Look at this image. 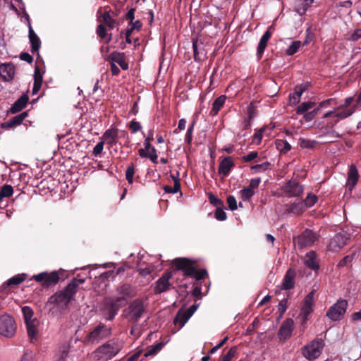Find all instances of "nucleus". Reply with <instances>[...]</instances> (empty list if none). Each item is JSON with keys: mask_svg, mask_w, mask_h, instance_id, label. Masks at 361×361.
Masks as SVG:
<instances>
[{"mask_svg": "<svg viewBox=\"0 0 361 361\" xmlns=\"http://www.w3.org/2000/svg\"><path fill=\"white\" fill-rule=\"evenodd\" d=\"M37 323H38L37 320L25 322L27 336L32 343L37 341L38 329Z\"/></svg>", "mask_w": 361, "mask_h": 361, "instance_id": "nucleus-31", "label": "nucleus"}, {"mask_svg": "<svg viewBox=\"0 0 361 361\" xmlns=\"http://www.w3.org/2000/svg\"><path fill=\"white\" fill-rule=\"evenodd\" d=\"M102 20L100 21L104 23L110 29H113L116 24V20L111 16L109 11L104 12L101 16Z\"/></svg>", "mask_w": 361, "mask_h": 361, "instance_id": "nucleus-40", "label": "nucleus"}, {"mask_svg": "<svg viewBox=\"0 0 361 361\" xmlns=\"http://www.w3.org/2000/svg\"><path fill=\"white\" fill-rule=\"evenodd\" d=\"M288 300L284 298L280 301L278 306V312L279 313V317H282L286 310L288 309Z\"/></svg>", "mask_w": 361, "mask_h": 361, "instance_id": "nucleus-55", "label": "nucleus"}, {"mask_svg": "<svg viewBox=\"0 0 361 361\" xmlns=\"http://www.w3.org/2000/svg\"><path fill=\"white\" fill-rule=\"evenodd\" d=\"M309 86L310 84L308 82L296 85L294 88V92L290 94L289 100L290 104L295 105L298 104L300 101L301 95L308 89Z\"/></svg>", "mask_w": 361, "mask_h": 361, "instance_id": "nucleus-26", "label": "nucleus"}, {"mask_svg": "<svg viewBox=\"0 0 361 361\" xmlns=\"http://www.w3.org/2000/svg\"><path fill=\"white\" fill-rule=\"evenodd\" d=\"M59 145H61V148H66L68 151H74L75 150L79 144L75 140V137H70L67 138L66 140H63L66 137H57Z\"/></svg>", "mask_w": 361, "mask_h": 361, "instance_id": "nucleus-29", "label": "nucleus"}, {"mask_svg": "<svg viewBox=\"0 0 361 361\" xmlns=\"http://www.w3.org/2000/svg\"><path fill=\"white\" fill-rule=\"evenodd\" d=\"M257 115L255 102H252L247 106V118L252 120Z\"/></svg>", "mask_w": 361, "mask_h": 361, "instance_id": "nucleus-57", "label": "nucleus"}, {"mask_svg": "<svg viewBox=\"0 0 361 361\" xmlns=\"http://www.w3.org/2000/svg\"><path fill=\"white\" fill-rule=\"evenodd\" d=\"M111 335V329L104 324H99L85 338L86 343L98 344L101 341Z\"/></svg>", "mask_w": 361, "mask_h": 361, "instance_id": "nucleus-8", "label": "nucleus"}, {"mask_svg": "<svg viewBox=\"0 0 361 361\" xmlns=\"http://www.w3.org/2000/svg\"><path fill=\"white\" fill-rule=\"evenodd\" d=\"M190 318V316L186 312V311L178 310L176 317L174 318L173 323L175 324H179L180 327H183L188 320Z\"/></svg>", "mask_w": 361, "mask_h": 361, "instance_id": "nucleus-39", "label": "nucleus"}, {"mask_svg": "<svg viewBox=\"0 0 361 361\" xmlns=\"http://www.w3.org/2000/svg\"><path fill=\"white\" fill-rule=\"evenodd\" d=\"M209 201L210 204H212L213 206L216 207V208L219 207H224V202L216 197L214 194L209 193Z\"/></svg>", "mask_w": 361, "mask_h": 361, "instance_id": "nucleus-54", "label": "nucleus"}, {"mask_svg": "<svg viewBox=\"0 0 361 361\" xmlns=\"http://www.w3.org/2000/svg\"><path fill=\"white\" fill-rule=\"evenodd\" d=\"M122 345L116 340H110L98 347L94 352L97 360H108L116 356L121 350Z\"/></svg>", "mask_w": 361, "mask_h": 361, "instance_id": "nucleus-3", "label": "nucleus"}, {"mask_svg": "<svg viewBox=\"0 0 361 361\" xmlns=\"http://www.w3.org/2000/svg\"><path fill=\"white\" fill-rule=\"evenodd\" d=\"M355 253H353L351 255H346L345 257H344L338 263L337 267L338 269H341V268H343V267H346L348 264H350L353 262V260L355 257Z\"/></svg>", "mask_w": 361, "mask_h": 361, "instance_id": "nucleus-49", "label": "nucleus"}, {"mask_svg": "<svg viewBox=\"0 0 361 361\" xmlns=\"http://www.w3.org/2000/svg\"><path fill=\"white\" fill-rule=\"evenodd\" d=\"M305 211L303 202L295 201L285 205L283 214L299 216Z\"/></svg>", "mask_w": 361, "mask_h": 361, "instance_id": "nucleus-22", "label": "nucleus"}, {"mask_svg": "<svg viewBox=\"0 0 361 361\" xmlns=\"http://www.w3.org/2000/svg\"><path fill=\"white\" fill-rule=\"evenodd\" d=\"M318 200V197L312 193H308L306 198L301 202H303L305 209L312 207Z\"/></svg>", "mask_w": 361, "mask_h": 361, "instance_id": "nucleus-42", "label": "nucleus"}, {"mask_svg": "<svg viewBox=\"0 0 361 361\" xmlns=\"http://www.w3.org/2000/svg\"><path fill=\"white\" fill-rule=\"evenodd\" d=\"M117 293L121 295L117 298H123L122 302L126 305L128 298H132L137 295L136 288L129 283H123L116 288Z\"/></svg>", "mask_w": 361, "mask_h": 361, "instance_id": "nucleus-19", "label": "nucleus"}, {"mask_svg": "<svg viewBox=\"0 0 361 361\" xmlns=\"http://www.w3.org/2000/svg\"><path fill=\"white\" fill-rule=\"evenodd\" d=\"M97 34L101 39H105L107 37V32L103 24L98 25L97 27Z\"/></svg>", "mask_w": 361, "mask_h": 361, "instance_id": "nucleus-60", "label": "nucleus"}, {"mask_svg": "<svg viewBox=\"0 0 361 361\" xmlns=\"http://www.w3.org/2000/svg\"><path fill=\"white\" fill-rule=\"evenodd\" d=\"M197 262L186 257H177L171 261V267L174 271H181L183 276L190 277L194 274Z\"/></svg>", "mask_w": 361, "mask_h": 361, "instance_id": "nucleus-7", "label": "nucleus"}, {"mask_svg": "<svg viewBox=\"0 0 361 361\" xmlns=\"http://www.w3.org/2000/svg\"><path fill=\"white\" fill-rule=\"evenodd\" d=\"M226 100V95H221L218 97L212 104V108L209 112L211 116H215L218 114L221 109L225 104Z\"/></svg>", "mask_w": 361, "mask_h": 361, "instance_id": "nucleus-35", "label": "nucleus"}, {"mask_svg": "<svg viewBox=\"0 0 361 361\" xmlns=\"http://www.w3.org/2000/svg\"><path fill=\"white\" fill-rule=\"evenodd\" d=\"M146 306L142 299L137 298L131 302L125 310L126 317L131 322H137L146 312Z\"/></svg>", "mask_w": 361, "mask_h": 361, "instance_id": "nucleus-5", "label": "nucleus"}, {"mask_svg": "<svg viewBox=\"0 0 361 361\" xmlns=\"http://www.w3.org/2000/svg\"><path fill=\"white\" fill-rule=\"evenodd\" d=\"M271 164L268 161L264 162L260 164H256L251 166V169L255 172L265 171L269 169Z\"/></svg>", "mask_w": 361, "mask_h": 361, "instance_id": "nucleus-56", "label": "nucleus"}, {"mask_svg": "<svg viewBox=\"0 0 361 361\" xmlns=\"http://www.w3.org/2000/svg\"><path fill=\"white\" fill-rule=\"evenodd\" d=\"M197 267H195V268L194 274L190 276V277L195 278L197 281H200L208 276V273L206 269L198 270Z\"/></svg>", "mask_w": 361, "mask_h": 361, "instance_id": "nucleus-51", "label": "nucleus"}, {"mask_svg": "<svg viewBox=\"0 0 361 361\" xmlns=\"http://www.w3.org/2000/svg\"><path fill=\"white\" fill-rule=\"evenodd\" d=\"M20 361H37L34 353L32 351L25 352L21 357Z\"/></svg>", "mask_w": 361, "mask_h": 361, "instance_id": "nucleus-64", "label": "nucleus"}, {"mask_svg": "<svg viewBox=\"0 0 361 361\" xmlns=\"http://www.w3.org/2000/svg\"><path fill=\"white\" fill-rule=\"evenodd\" d=\"M261 182L260 178H252L248 186L240 190V196L243 200L249 201L255 195V190L257 189Z\"/></svg>", "mask_w": 361, "mask_h": 361, "instance_id": "nucleus-20", "label": "nucleus"}, {"mask_svg": "<svg viewBox=\"0 0 361 361\" xmlns=\"http://www.w3.org/2000/svg\"><path fill=\"white\" fill-rule=\"evenodd\" d=\"M323 346L324 343L322 339L314 340L302 348V353L307 360H313L319 357Z\"/></svg>", "mask_w": 361, "mask_h": 361, "instance_id": "nucleus-10", "label": "nucleus"}, {"mask_svg": "<svg viewBox=\"0 0 361 361\" xmlns=\"http://www.w3.org/2000/svg\"><path fill=\"white\" fill-rule=\"evenodd\" d=\"M237 352V346L231 348L226 355L221 356L219 361H231L236 355Z\"/></svg>", "mask_w": 361, "mask_h": 361, "instance_id": "nucleus-47", "label": "nucleus"}, {"mask_svg": "<svg viewBox=\"0 0 361 361\" xmlns=\"http://www.w3.org/2000/svg\"><path fill=\"white\" fill-rule=\"evenodd\" d=\"M27 116V112H25V111L23 112V113L11 118L7 122L2 123L1 127L4 128H12V127L16 126L18 125H20Z\"/></svg>", "mask_w": 361, "mask_h": 361, "instance_id": "nucleus-36", "label": "nucleus"}, {"mask_svg": "<svg viewBox=\"0 0 361 361\" xmlns=\"http://www.w3.org/2000/svg\"><path fill=\"white\" fill-rule=\"evenodd\" d=\"M304 185L296 180H288L281 188L283 193L288 197H299L304 192Z\"/></svg>", "mask_w": 361, "mask_h": 361, "instance_id": "nucleus-11", "label": "nucleus"}, {"mask_svg": "<svg viewBox=\"0 0 361 361\" xmlns=\"http://www.w3.org/2000/svg\"><path fill=\"white\" fill-rule=\"evenodd\" d=\"M359 178V174L355 165L352 164L350 166L348 175V184L350 187L353 188Z\"/></svg>", "mask_w": 361, "mask_h": 361, "instance_id": "nucleus-37", "label": "nucleus"}, {"mask_svg": "<svg viewBox=\"0 0 361 361\" xmlns=\"http://www.w3.org/2000/svg\"><path fill=\"white\" fill-rule=\"evenodd\" d=\"M172 271H166L164 274L157 281L154 290L155 293H161L167 291L170 286L171 283L169 280L172 278Z\"/></svg>", "mask_w": 361, "mask_h": 361, "instance_id": "nucleus-18", "label": "nucleus"}, {"mask_svg": "<svg viewBox=\"0 0 361 361\" xmlns=\"http://www.w3.org/2000/svg\"><path fill=\"white\" fill-rule=\"evenodd\" d=\"M22 312L24 317L25 323L37 320L36 319H32L34 312L31 307L28 306L23 307Z\"/></svg>", "mask_w": 361, "mask_h": 361, "instance_id": "nucleus-44", "label": "nucleus"}, {"mask_svg": "<svg viewBox=\"0 0 361 361\" xmlns=\"http://www.w3.org/2000/svg\"><path fill=\"white\" fill-rule=\"evenodd\" d=\"M214 216L218 221H224L227 217L226 214L223 210L222 207L216 208L214 213Z\"/></svg>", "mask_w": 361, "mask_h": 361, "instance_id": "nucleus-59", "label": "nucleus"}, {"mask_svg": "<svg viewBox=\"0 0 361 361\" xmlns=\"http://www.w3.org/2000/svg\"><path fill=\"white\" fill-rule=\"evenodd\" d=\"M164 190L166 193H177L178 191L180 190V183L176 180L173 187L165 185L164 187Z\"/></svg>", "mask_w": 361, "mask_h": 361, "instance_id": "nucleus-53", "label": "nucleus"}, {"mask_svg": "<svg viewBox=\"0 0 361 361\" xmlns=\"http://www.w3.org/2000/svg\"><path fill=\"white\" fill-rule=\"evenodd\" d=\"M301 46L300 41H293L292 44L288 47L286 53L288 56H292L295 54Z\"/></svg>", "mask_w": 361, "mask_h": 361, "instance_id": "nucleus-50", "label": "nucleus"}, {"mask_svg": "<svg viewBox=\"0 0 361 361\" xmlns=\"http://www.w3.org/2000/svg\"><path fill=\"white\" fill-rule=\"evenodd\" d=\"M29 100V97L27 94H23L19 99H18L10 109V112L16 114L20 111L24 109Z\"/></svg>", "mask_w": 361, "mask_h": 361, "instance_id": "nucleus-32", "label": "nucleus"}, {"mask_svg": "<svg viewBox=\"0 0 361 361\" xmlns=\"http://www.w3.org/2000/svg\"><path fill=\"white\" fill-rule=\"evenodd\" d=\"M135 166L133 163L128 166L126 171V178L129 184L133 183V176L135 175Z\"/></svg>", "mask_w": 361, "mask_h": 361, "instance_id": "nucleus-48", "label": "nucleus"}, {"mask_svg": "<svg viewBox=\"0 0 361 361\" xmlns=\"http://www.w3.org/2000/svg\"><path fill=\"white\" fill-rule=\"evenodd\" d=\"M293 326L294 322L292 319L288 318L283 321L277 334L280 341L284 342L291 337Z\"/></svg>", "mask_w": 361, "mask_h": 361, "instance_id": "nucleus-17", "label": "nucleus"}, {"mask_svg": "<svg viewBox=\"0 0 361 361\" xmlns=\"http://www.w3.org/2000/svg\"><path fill=\"white\" fill-rule=\"evenodd\" d=\"M193 57L195 61H202L206 59L204 48H199L197 39H192Z\"/></svg>", "mask_w": 361, "mask_h": 361, "instance_id": "nucleus-34", "label": "nucleus"}, {"mask_svg": "<svg viewBox=\"0 0 361 361\" xmlns=\"http://www.w3.org/2000/svg\"><path fill=\"white\" fill-rule=\"evenodd\" d=\"M315 106V103L313 102H302L301 104H300L297 109L296 113L298 114H303L306 112H307L310 109L313 108Z\"/></svg>", "mask_w": 361, "mask_h": 361, "instance_id": "nucleus-41", "label": "nucleus"}, {"mask_svg": "<svg viewBox=\"0 0 361 361\" xmlns=\"http://www.w3.org/2000/svg\"><path fill=\"white\" fill-rule=\"evenodd\" d=\"M15 75V66L12 63H2L0 65V77L6 82L11 81Z\"/></svg>", "mask_w": 361, "mask_h": 361, "instance_id": "nucleus-25", "label": "nucleus"}, {"mask_svg": "<svg viewBox=\"0 0 361 361\" xmlns=\"http://www.w3.org/2000/svg\"><path fill=\"white\" fill-rule=\"evenodd\" d=\"M272 30H274L273 26H269L259 39L256 54L258 60H260L263 56L264 50L267 46L268 41L272 35Z\"/></svg>", "mask_w": 361, "mask_h": 361, "instance_id": "nucleus-21", "label": "nucleus"}, {"mask_svg": "<svg viewBox=\"0 0 361 361\" xmlns=\"http://www.w3.org/2000/svg\"><path fill=\"white\" fill-rule=\"evenodd\" d=\"M164 343L160 342L157 343L156 345H151L148 348V350L145 353L144 356L147 357L149 356L156 355L161 349L163 348Z\"/></svg>", "mask_w": 361, "mask_h": 361, "instance_id": "nucleus-43", "label": "nucleus"}, {"mask_svg": "<svg viewBox=\"0 0 361 361\" xmlns=\"http://www.w3.org/2000/svg\"><path fill=\"white\" fill-rule=\"evenodd\" d=\"M348 305L346 300L339 299L329 307L326 312V316L332 321H340L344 317Z\"/></svg>", "mask_w": 361, "mask_h": 361, "instance_id": "nucleus-9", "label": "nucleus"}, {"mask_svg": "<svg viewBox=\"0 0 361 361\" xmlns=\"http://www.w3.org/2000/svg\"><path fill=\"white\" fill-rule=\"evenodd\" d=\"M25 279L26 274H25L15 275L5 281L0 288L1 290L4 291L5 293L8 294L17 288Z\"/></svg>", "mask_w": 361, "mask_h": 361, "instance_id": "nucleus-16", "label": "nucleus"}, {"mask_svg": "<svg viewBox=\"0 0 361 361\" xmlns=\"http://www.w3.org/2000/svg\"><path fill=\"white\" fill-rule=\"evenodd\" d=\"M258 157V152L255 151L250 152L248 154L242 157V161L245 163L250 162Z\"/></svg>", "mask_w": 361, "mask_h": 361, "instance_id": "nucleus-61", "label": "nucleus"}, {"mask_svg": "<svg viewBox=\"0 0 361 361\" xmlns=\"http://www.w3.org/2000/svg\"><path fill=\"white\" fill-rule=\"evenodd\" d=\"M361 38V28L355 29L353 32L350 35L348 40L356 42Z\"/></svg>", "mask_w": 361, "mask_h": 361, "instance_id": "nucleus-63", "label": "nucleus"}, {"mask_svg": "<svg viewBox=\"0 0 361 361\" xmlns=\"http://www.w3.org/2000/svg\"><path fill=\"white\" fill-rule=\"evenodd\" d=\"M16 329L15 321L12 317L6 314L0 316L1 336L11 338L14 335Z\"/></svg>", "mask_w": 361, "mask_h": 361, "instance_id": "nucleus-12", "label": "nucleus"}, {"mask_svg": "<svg viewBox=\"0 0 361 361\" xmlns=\"http://www.w3.org/2000/svg\"><path fill=\"white\" fill-rule=\"evenodd\" d=\"M29 39L31 44V51L32 54L37 53L39 55V49L41 46V41L32 27H29Z\"/></svg>", "mask_w": 361, "mask_h": 361, "instance_id": "nucleus-30", "label": "nucleus"}, {"mask_svg": "<svg viewBox=\"0 0 361 361\" xmlns=\"http://www.w3.org/2000/svg\"><path fill=\"white\" fill-rule=\"evenodd\" d=\"M235 166L234 161L231 157H224L219 163L218 173L223 178L228 176L231 169Z\"/></svg>", "mask_w": 361, "mask_h": 361, "instance_id": "nucleus-23", "label": "nucleus"}, {"mask_svg": "<svg viewBox=\"0 0 361 361\" xmlns=\"http://www.w3.org/2000/svg\"><path fill=\"white\" fill-rule=\"evenodd\" d=\"M125 57L123 52L113 51L108 56L106 61L115 64L118 63L123 70L126 71L128 69V63L126 61Z\"/></svg>", "mask_w": 361, "mask_h": 361, "instance_id": "nucleus-24", "label": "nucleus"}, {"mask_svg": "<svg viewBox=\"0 0 361 361\" xmlns=\"http://www.w3.org/2000/svg\"><path fill=\"white\" fill-rule=\"evenodd\" d=\"M129 128H130V130L132 133H135L138 130H141L142 126H141V124L139 122L135 121V120H133L129 123Z\"/></svg>", "mask_w": 361, "mask_h": 361, "instance_id": "nucleus-62", "label": "nucleus"}, {"mask_svg": "<svg viewBox=\"0 0 361 361\" xmlns=\"http://www.w3.org/2000/svg\"><path fill=\"white\" fill-rule=\"evenodd\" d=\"M317 144L318 142L306 138H301L300 143L301 147L308 149L314 148Z\"/></svg>", "mask_w": 361, "mask_h": 361, "instance_id": "nucleus-52", "label": "nucleus"}, {"mask_svg": "<svg viewBox=\"0 0 361 361\" xmlns=\"http://www.w3.org/2000/svg\"><path fill=\"white\" fill-rule=\"evenodd\" d=\"M138 154L141 157L149 158L153 163L156 164L157 162L158 156L157 154V151L154 147H152L149 150L145 151V149H140L138 151Z\"/></svg>", "mask_w": 361, "mask_h": 361, "instance_id": "nucleus-38", "label": "nucleus"}, {"mask_svg": "<svg viewBox=\"0 0 361 361\" xmlns=\"http://www.w3.org/2000/svg\"><path fill=\"white\" fill-rule=\"evenodd\" d=\"M123 298H105L102 302V310L106 315V319L113 320L119 309L125 305L122 302Z\"/></svg>", "mask_w": 361, "mask_h": 361, "instance_id": "nucleus-6", "label": "nucleus"}, {"mask_svg": "<svg viewBox=\"0 0 361 361\" xmlns=\"http://www.w3.org/2000/svg\"><path fill=\"white\" fill-rule=\"evenodd\" d=\"M275 126L272 123H270L268 126H264L257 130L253 135H262L263 134H266L267 135H270L272 133V130L274 129Z\"/></svg>", "mask_w": 361, "mask_h": 361, "instance_id": "nucleus-46", "label": "nucleus"}, {"mask_svg": "<svg viewBox=\"0 0 361 361\" xmlns=\"http://www.w3.org/2000/svg\"><path fill=\"white\" fill-rule=\"evenodd\" d=\"M313 2L314 0H295L294 2V11L300 16H303L312 5Z\"/></svg>", "mask_w": 361, "mask_h": 361, "instance_id": "nucleus-28", "label": "nucleus"}, {"mask_svg": "<svg viewBox=\"0 0 361 361\" xmlns=\"http://www.w3.org/2000/svg\"><path fill=\"white\" fill-rule=\"evenodd\" d=\"M350 240L349 235L346 233H336L331 240L328 245L330 251L338 252Z\"/></svg>", "mask_w": 361, "mask_h": 361, "instance_id": "nucleus-15", "label": "nucleus"}, {"mask_svg": "<svg viewBox=\"0 0 361 361\" xmlns=\"http://www.w3.org/2000/svg\"><path fill=\"white\" fill-rule=\"evenodd\" d=\"M305 264L312 270H317L319 268L317 261L316 260V253L314 251L307 252L304 257Z\"/></svg>", "mask_w": 361, "mask_h": 361, "instance_id": "nucleus-33", "label": "nucleus"}, {"mask_svg": "<svg viewBox=\"0 0 361 361\" xmlns=\"http://www.w3.org/2000/svg\"><path fill=\"white\" fill-rule=\"evenodd\" d=\"M0 191L3 192L6 197H10L13 195V188L11 185L5 184L1 188Z\"/></svg>", "mask_w": 361, "mask_h": 361, "instance_id": "nucleus-58", "label": "nucleus"}, {"mask_svg": "<svg viewBox=\"0 0 361 361\" xmlns=\"http://www.w3.org/2000/svg\"><path fill=\"white\" fill-rule=\"evenodd\" d=\"M296 276V271L290 268L286 271L283 282L281 284V289L282 290H290L292 289L295 286V278Z\"/></svg>", "mask_w": 361, "mask_h": 361, "instance_id": "nucleus-27", "label": "nucleus"}, {"mask_svg": "<svg viewBox=\"0 0 361 361\" xmlns=\"http://www.w3.org/2000/svg\"><path fill=\"white\" fill-rule=\"evenodd\" d=\"M353 101L354 97H349L345 99L343 104L338 105L336 98H330L321 102L317 108L319 111L324 108L334 106V110L326 112L324 115V118H332L334 119V122L337 123L340 120L350 116L355 111L356 106L352 104Z\"/></svg>", "mask_w": 361, "mask_h": 361, "instance_id": "nucleus-1", "label": "nucleus"}, {"mask_svg": "<svg viewBox=\"0 0 361 361\" xmlns=\"http://www.w3.org/2000/svg\"><path fill=\"white\" fill-rule=\"evenodd\" d=\"M317 239L316 233L310 229H305L293 240L295 245L300 248L311 246Z\"/></svg>", "mask_w": 361, "mask_h": 361, "instance_id": "nucleus-14", "label": "nucleus"}, {"mask_svg": "<svg viewBox=\"0 0 361 361\" xmlns=\"http://www.w3.org/2000/svg\"><path fill=\"white\" fill-rule=\"evenodd\" d=\"M314 305V290L310 291L305 298L298 317L302 318V325L305 326L308 317L313 312Z\"/></svg>", "mask_w": 361, "mask_h": 361, "instance_id": "nucleus-13", "label": "nucleus"}, {"mask_svg": "<svg viewBox=\"0 0 361 361\" xmlns=\"http://www.w3.org/2000/svg\"><path fill=\"white\" fill-rule=\"evenodd\" d=\"M65 271L62 269L59 271H54L50 273L44 271L35 274L32 276V279L35 281L41 283L44 288H49L56 285L60 279L63 277Z\"/></svg>", "mask_w": 361, "mask_h": 361, "instance_id": "nucleus-4", "label": "nucleus"}, {"mask_svg": "<svg viewBox=\"0 0 361 361\" xmlns=\"http://www.w3.org/2000/svg\"><path fill=\"white\" fill-rule=\"evenodd\" d=\"M276 146L280 152L284 154L288 152L291 148L290 144L287 141L283 140H276Z\"/></svg>", "mask_w": 361, "mask_h": 361, "instance_id": "nucleus-45", "label": "nucleus"}, {"mask_svg": "<svg viewBox=\"0 0 361 361\" xmlns=\"http://www.w3.org/2000/svg\"><path fill=\"white\" fill-rule=\"evenodd\" d=\"M85 281V279L73 278L63 289L56 292L49 298L47 305H53L61 310L66 309L68 304L74 300L79 286Z\"/></svg>", "mask_w": 361, "mask_h": 361, "instance_id": "nucleus-2", "label": "nucleus"}]
</instances>
